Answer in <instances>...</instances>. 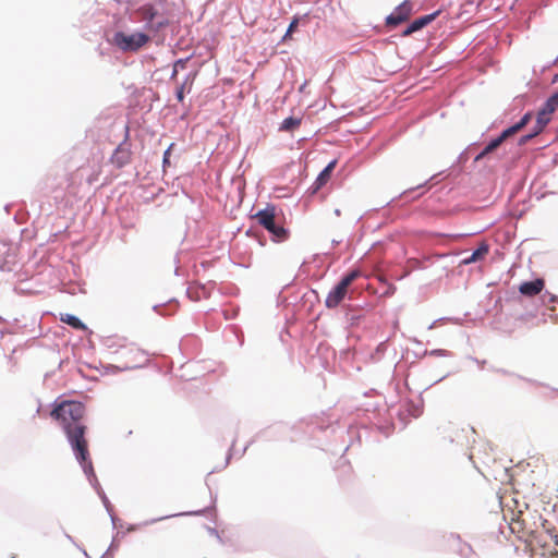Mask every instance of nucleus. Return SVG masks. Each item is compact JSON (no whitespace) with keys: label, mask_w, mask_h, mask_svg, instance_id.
<instances>
[{"label":"nucleus","mask_w":558,"mask_h":558,"mask_svg":"<svg viewBox=\"0 0 558 558\" xmlns=\"http://www.w3.org/2000/svg\"><path fill=\"white\" fill-rule=\"evenodd\" d=\"M84 415L85 405L73 400L54 402L50 412V416L62 427L76 460L85 473H89L93 472V463L89 457L88 441L85 437L87 426L83 422Z\"/></svg>","instance_id":"f257e3e1"},{"label":"nucleus","mask_w":558,"mask_h":558,"mask_svg":"<svg viewBox=\"0 0 558 558\" xmlns=\"http://www.w3.org/2000/svg\"><path fill=\"white\" fill-rule=\"evenodd\" d=\"M502 515L508 521L510 531L525 543L531 541L545 522L536 510H531L524 502L520 505L515 498L502 506Z\"/></svg>","instance_id":"f03ea898"},{"label":"nucleus","mask_w":558,"mask_h":558,"mask_svg":"<svg viewBox=\"0 0 558 558\" xmlns=\"http://www.w3.org/2000/svg\"><path fill=\"white\" fill-rule=\"evenodd\" d=\"M252 219H255L260 226H263L266 230H268L275 241H283L288 236V231L275 223V208L266 207L263 210L257 211L256 214L251 216Z\"/></svg>","instance_id":"7ed1b4c3"},{"label":"nucleus","mask_w":558,"mask_h":558,"mask_svg":"<svg viewBox=\"0 0 558 558\" xmlns=\"http://www.w3.org/2000/svg\"><path fill=\"white\" fill-rule=\"evenodd\" d=\"M526 544L530 546H538L544 549L543 555L545 554H558V536L554 535L550 531V529L547 526V521L541 525V529H538L537 533H535L531 541H529Z\"/></svg>","instance_id":"20e7f679"},{"label":"nucleus","mask_w":558,"mask_h":558,"mask_svg":"<svg viewBox=\"0 0 558 558\" xmlns=\"http://www.w3.org/2000/svg\"><path fill=\"white\" fill-rule=\"evenodd\" d=\"M359 270H352L347 274L340 282L328 293L325 305L328 308H336L345 298L351 283L360 277Z\"/></svg>","instance_id":"39448f33"},{"label":"nucleus","mask_w":558,"mask_h":558,"mask_svg":"<svg viewBox=\"0 0 558 558\" xmlns=\"http://www.w3.org/2000/svg\"><path fill=\"white\" fill-rule=\"evenodd\" d=\"M138 21L145 23L147 31L158 32L166 27L169 22L167 19L159 16L158 11L153 4H144L135 11Z\"/></svg>","instance_id":"423d86ee"},{"label":"nucleus","mask_w":558,"mask_h":558,"mask_svg":"<svg viewBox=\"0 0 558 558\" xmlns=\"http://www.w3.org/2000/svg\"><path fill=\"white\" fill-rule=\"evenodd\" d=\"M149 41L148 35L137 32L125 34L118 32L113 36V44L123 51H137Z\"/></svg>","instance_id":"0eeeda50"},{"label":"nucleus","mask_w":558,"mask_h":558,"mask_svg":"<svg viewBox=\"0 0 558 558\" xmlns=\"http://www.w3.org/2000/svg\"><path fill=\"white\" fill-rule=\"evenodd\" d=\"M530 120V114L526 113L520 122L505 130L498 137L492 140L484 149L474 158V161H480L493 151H495L508 137L520 131Z\"/></svg>","instance_id":"6e6552de"},{"label":"nucleus","mask_w":558,"mask_h":558,"mask_svg":"<svg viewBox=\"0 0 558 558\" xmlns=\"http://www.w3.org/2000/svg\"><path fill=\"white\" fill-rule=\"evenodd\" d=\"M132 153L128 145H119L111 156V162L118 168H122L131 162Z\"/></svg>","instance_id":"1a4fd4ad"},{"label":"nucleus","mask_w":558,"mask_h":558,"mask_svg":"<svg viewBox=\"0 0 558 558\" xmlns=\"http://www.w3.org/2000/svg\"><path fill=\"white\" fill-rule=\"evenodd\" d=\"M545 281L541 278L533 281H525L519 286V292L525 296H535L542 292Z\"/></svg>","instance_id":"9d476101"},{"label":"nucleus","mask_w":558,"mask_h":558,"mask_svg":"<svg viewBox=\"0 0 558 558\" xmlns=\"http://www.w3.org/2000/svg\"><path fill=\"white\" fill-rule=\"evenodd\" d=\"M438 15V12H434L432 14H428V15H424V16H421L416 20H414L404 31H403V36H409L420 29H422L423 27H425L426 25H428L430 22H433L436 16Z\"/></svg>","instance_id":"9b49d317"},{"label":"nucleus","mask_w":558,"mask_h":558,"mask_svg":"<svg viewBox=\"0 0 558 558\" xmlns=\"http://www.w3.org/2000/svg\"><path fill=\"white\" fill-rule=\"evenodd\" d=\"M549 121H550V116L548 113L539 110L537 113V119H536L537 129L534 131V133L522 136L520 140V144L526 143L530 138H532L533 136L538 134L547 125V123Z\"/></svg>","instance_id":"f8f14e48"},{"label":"nucleus","mask_w":558,"mask_h":558,"mask_svg":"<svg viewBox=\"0 0 558 558\" xmlns=\"http://www.w3.org/2000/svg\"><path fill=\"white\" fill-rule=\"evenodd\" d=\"M337 165L336 160L330 161L325 169L318 174L315 181V191L322 189L331 178V173Z\"/></svg>","instance_id":"ddd939ff"},{"label":"nucleus","mask_w":558,"mask_h":558,"mask_svg":"<svg viewBox=\"0 0 558 558\" xmlns=\"http://www.w3.org/2000/svg\"><path fill=\"white\" fill-rule=\"evenodd\" d=\"M489 252V246L487 243L482 242L480 246L468 257L462 260V264L469 265L472 263H476L485 258V256Z\"/></svg>","instance_id":"4468645a"},{"label":"nucleus","mask_w":558,"mask_h":558,"mask_svg":"<svg viewBox=\"0 0 558 558\" xmlns=\"http://www.w3.org/2000/svg\"><path fill=\"white\" fill-rule=\"evenodd\" d=\"M60 320L65 323L77 330H86L87 327L84 323H82L76 316L71 314H61Z\"/></svg>","instance_id":"2eb2a0df"},{"label":"nucleus","mask_w":558,"mask_h":558,"mask_svg":"<svg viewBox=\"0 0 558 558\" xmlns=\"http://www.w3.org/2000/svg\"><path fill=\"white\" fill-rule=\"evenodd\" d=\"M301 122H302L301 118H294V117L286 118L280 125V131L293 132L301 125Z\"/></svg>","instance_id":"dca6fc26"},{"label":"nucleus","mask_w":558,"mask_h":558,"mask_svg":"<svg viewBox=\"0 0 558 558\" xmlns=\"http://www.w3.org/2000/svg\"><path fill=\"white\" fill-rule=\"evenodd\" d=\"M396 12L407 21L412 13V3L409 0L403 1L397 9Z\"/></svg>","instance_id":"f3484780"},{"label":"nucleus","mask_w":558,"mask_h":558,"mask_svg":"<svg viewBox=\"0 0 558 558\" xmlns=\"http://www.w3.org/2000/svg\"><path fill=\"white\" fill-rule=\"evenodd\" d=\"M558 107V93L554 96H551L544 105V107L541 109L542 111L548 113L551 116V113L557 109Z\"/></svg>","instance_id":"a211bd4d"},{"label":"nucleus","mask_w":558,"mask_h":558,"mask_svg":"<svg viewBox=\"0 0 558 558\" xmlns=\"http://www.w3.org/2000/svg\"><path fill=\"white\" fill-rule=\"evenodd\" d=\"M402 22H404L403 19L396 11L386 19V24L388 26H397Z\"/></svg>","instance_id":"6ab92c4d"},{"label":"nucleus","mask_w":558,"mask_h":558,"mask_svg":"<svg viewBox=\"0 0 558 558\" xmlns=\"http://www.w3.org/2000/svg\"><path fill=\"white\" fill-rule=\"evenodd\" d=\"M298 24H299V19L294 17L293 21L290 23L288 31H287L286 35L283 36V39L291 38V34L298 27Z\"/></svg>","instance_id":"aec40b11"},{"label":"nucleus","mask_w":558,"mask_h":558,"mask_svg":"<svg viewBox=\"0 0 558 558\" xmlns=\"http://www.w3.org/2000/svg\"><path fill=\"white\" fill-rule=\"evenodd\" d=\"M184 84L181 85L177 90V98L179 101H182L184 99Z\"/></svg>","instance_id":"412c9836"},{"label":"nucleus","mask_w":558,"mask_h":558,"mask_svg":"<svg viewBox=\"0 0 558 558\" xmlns=\"http://www.w3.org/2000/svg\"><path fill=\"white\" fill-rule=\"evenodd\" d=\"M169 154H170V151H169V149H168V150L165 153V156H163V162H165V163H166V162H168Z\"/></svg>","instance_id":"4be33fe9"},{"label":"nucleus","mask_w":558,"mask_h":558,"mask_svg":"<svg viewBox=\"0 0 558 558\" xmlns=\"http://www.w3.org/2000/svg\"><path fill=\"white\" fill-rule=\"evenodd\" d=\"M550 302H557L558 301V298L555 296V295H551L550 299H549Z\"/></svg>","instance_id":"5701e85b"},{"label":"nucleus","mask_w":558,"mask_h":558,"mask_svg":"<svg viewBox=\"0 0 558 558\" xmlns=\"http://www.w3.org/2000/svg\"><path fill=\"white\" fill-rule=\"evenodd\" d=\"M553 82H554V83L558 82V74H556V75L554 76Z\"/></svg>","instance_id":"b1692460"},{"label":"nucleus","mask_w":558,"mask_h":558,"mask_svg":"<svg viewBox=\"0 0 558 558\" xmlns=\"http://www.w3.org/2000/svg\"><path fill=\"white\" fill-rule=\"evenodd\" d=\"M450 432V428L447 427V428H444V433H449Z\"/></svg>","instance_id":"393cba45"}]
</instances>
